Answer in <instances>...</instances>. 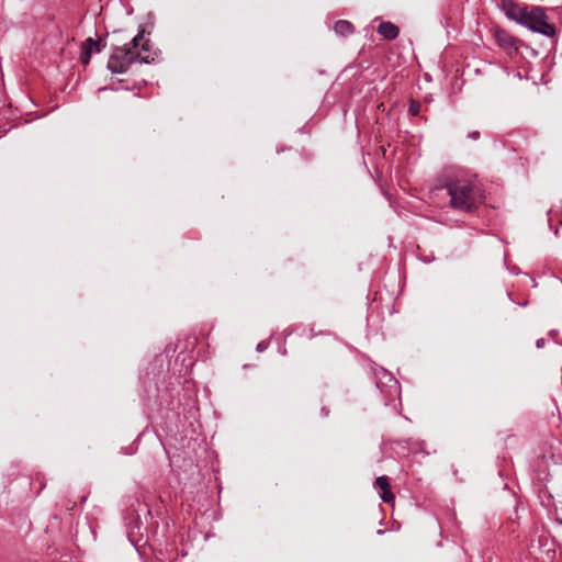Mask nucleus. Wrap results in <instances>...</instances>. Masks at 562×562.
Masks as SVG:
<instances>
[{
	"instance_id": "obj_1",
	"label": "nucleus",
	"mask_w": 562,
	"mask_h": 562,
	"mask_svg": "<svg viewBox=\"0 0 562 562\" xmlns=\"http://www.w3.org/2000/svg\"><path fill=\"white\" fill-rule=\"evenodd\" d=\"M445 188L450 196V205L456 210L472 212L483 202L481 188L470 178L448 176Z\"/></svg>"
},
{
	"instance_id": "obj_2",
	"label": "nucleus",
	"mask_w": 562,
	"mask_h": 562,
	"mask_svg": "<svg viewBox=\"0 0 562 562\" xmlns=\"http://www.w3.org/2000/svg\"><path fill=\"white\" fill-rule=\"evenodd\" d=\"M502 5L506 15L517 23L546 36L554 35V26L548 22V16L541 7H521L513 0H503Z\"/></svg>"
},
{
	"instance_id": "obj_3",
	"label": "nucleus",
	"mask_w": 562,
	"mask_h": 562,
	"mask_svg": "<svg viewBox=\"0 0 562 562\" xmlns=\"http://www.w3.org/2000/svg\"><path fill=\"white\" fill-rule=\"evenodd\" d=\"M143 38L144 32L142 31L131 41L130 44L124 47H115L109 58L108 68L113 74H123L135 61L148 64L154 60V57L149 54L147 42L142 45V48H139Z\"/></svg>"
},
{
	"instance_id": "obj_4",
	"label": "nucleus",
	"mask_w": 562,
	"mask_h": 562,
	"mask_svg": "<svg viewBox=\"0 0 562 562\" xmlns=\"http://www.w3.org/2000/svg\"><path fill=\"white\" fill-rule=\"evenodd\" d=\"M546 493L549 497L547 505L554 508L557 519L562 522V479L549 480L546 484Z\"/></svg>"
},
{
	"instance_id": "obj_5",
	"label": "nucleus",
	"mask_w": 562,
	"mask_h": 562,
	"mask_svg": "<svg viewBox=\"0 0 562 562\" xmlns=\"http://www.w3.org/2000/svg\"><path fill=\"white\" fill-rule=\"evenodd\" d=\"M93 50L98 53L101 52L100 44L99 42H95L93 38L89 37L86 40L82 46V53L80 57L82 64H89Z\"/></svg>"
},
{
	"instance_id": "obj_6",
	"label": "nucleus",
	"mask_w": 562,
	"mask_h": 562,
	"mask_svg": "<svg viewBox=\"0 0 562 562\" xmlns=\"http://www.w3.org/2000/svg\"><path fill=\"white\" fill-rule=\"evenodd\" d=\"M378 33L386 40H395L398 36L400 29L392 22H381L378 26Z\"/></svg>"
},
{
	"instance_id": "obj_7",
	"label": "nucleus",
	"mask_w": 562,
	"mask_h": 562,
	"mask_svg": "<svg viewBox=\"0 0 562 562\" xmlns=\"http://www.w3.org/2000/svg\"><path fill=\"white\" fill-rule=\"evenodd\" d=\"M375 487L382 491L381 498L383 502L390 503L394 499V494L390 490V484L386 476H379L375 480Z\"/></svg>"
},
{
	"instance_id": "obj_8",
	"label": "nucleus",
	"mask_w": 562,
	"mask_h": 562,
	"mask_svg": "<svg viewBox=\"0 0 562 562\" xmlns=\"http://www.w3.org/2000/svg\"><path fill=\"white\" fill-rule=\"evenodd\" d=\"M334 30L341 36H347L353 32V25L346 20H339L335 23Z\"/></svg>"
},
{
	"instance_id": "obj_9",
	"label": "nucleus",
	"mask_w": 562,
	"mask_h": 562,
	"mask_svg": "<svg viewBox=\"0 0 562 562\" xmlns=\"http://www.w3.org/2000/svg\"><path fill=\"white\" fill-rule=\"evenodd\" d=\"M420 108H422V105H420V103H419V102H417V101H411L408 112H409L412 115L416 116V115H418V114H419V112H420Z\"/></svg>"
},
{
	"instance_id": "obj_10",
	"label": "nucleus",
	"mask_w": 562,
	"mask_h": 562,
	"mask_svg": "<svg viewBox=\"0 0 562 562\" xmlns=\"http://www.w3.org/2000/svg\"><path fill=\"white\" fill-rule=\"evenodd\" d=\"M468 137L475 140V139H477L480 137V133L477 131L471 132L468 135Z\"/></svg>"
},
{
	"instance_id": "obj_11",
	"label": "nucleus",
	"mask_w": 562,
	"mask_h": 562,
	"mask_svg": "<svg viewBox=\"0 0 562 562\" xmlns=\"http://www.w3.org/2000/svg\"><path fill=\"white\" fill-rule=\"evenodd\" d=\"M266 348H267V345L263 341H261L257 345V351H259V352L263 351Z\"/></svg>"
},
{
	"instance_id": "obj_12",
	"label": "nucleus",
	"mask_w": 562,
	"mask_h": 562,
	"mask_svg": "<svg viewBox=\"0 0 562 562\" xmlns=\"http://www.w3.org/2000/svg\"><path fill=\"white\" fill-rule=\"evenodd\" d=\"M537 348H542L544 346V339L540 338L536 341Z\"/></svg>"
}]
</instances>
